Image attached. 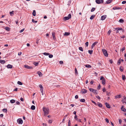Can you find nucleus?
<instances>
[{
    "instance_id": "f257e3e1",
    "label": "nucleus",
    "mask_w": 126,
    "mask_h": 126,
    "mask_svg": "<svg viewBox=\"0 0 126 126\" xmlns=\"http://www.w3.org/2000/svg\"><path fill=\"white\" fill-rule=\"evenodd\" d=\"M43 110L44 112L45 116H47L48 114L49 111L48 108H46L45 107H43Z\"/></svg>"
},
{
    "instance_id": "f03ea898",
    "label": "nucleus",
    "mask_w": 126,
    "mask_h": 126,
    "mask_svg": "<svg viewBox=\"0 0 126 126\" xmlns=\"http://www.w3.org/2000/svg\"><path fill=\"white\" fill-rule=\"evenodd\" d=\"M102 51L104 55L106 56L107 57L108 55V54L107 51L104 49H103Z\"/></svg>"
},
{
    "instance_id": "7ed1b4c3",
    "label": "nucleus",
    "mask_w": 126,
    "mask_h": 126,
    "mask_svg": "<svg viewBox=\"0 0 126 126\" xmlns=\"http://www.w3.org/2000/svg\"><path fill=\"white\" fill-rule=\"evenodd\" d=\"M71 14H69L68 16L65 17H64V19L65 20H66L69 19L71 18Z\"/></svg>"
},
{
    "instance_id": "20e7f679",
    "label": "nucleus",
    "mask_w": 126,
    "mask_h": 126,
    "mask_svg": "<svg viewBox=\"0 0 126 126\" xmlns=\"http://www.w3.org/2000/svg\"><path fill=\"white\" fill-rule=\"evenodd\" d=\"M17 122L19 124H22L23 123V121L21 119L19 118L17 120Z\"/></svg>"
},
{
    "instance_id": "39448f33",
    "label": "nucleus",
    "mask_w": 126,
    "mask_h": 126,
    "mask_svg": "<svg viewBox=\"0 0 126 126\" xmlns=\"http://www.w3.org/2000/svg\"><path fill=\"white\" fill-rule=\"evenodd\" d=\"M87 91L85 89H83L81 90V93L82 94H85L86 93Z\"/></svg>"
},
{
    "instance_id": "423d86ee",
    "label": "nucleus",
    "mask_w": 126,
    "mask_h": 126,
    "mask_svg": "<svg viewBox=\"0 0 126 126\" xmlns=\"http://www.w3.org/2000/svg\"><path fill=\"white\" fill-rule=\"evenodd\" d=\"M24 66L25 68L29 69H32L33 68L32 66H30L26 65H24Z\"/></svg>"
},
{
    "instance_id": "0eeeda50",
    "label": "nucleus",
    "mask_w": 126,
    "mask_h": 126,
    "mask_svg": "<svg viewBox=\"0 0 126 126\" xmlns=\"http://www.w3.org/2000/svg\"><path fill=\"white\" fill-rule=\"evenodd\" d=\"M103 0H95L96 2L98 4L102 3L103 2Z\"/></svg>"
},
{
    "instance_id": "6e6552de",
    "label": "nucleus",
    "mask_w": 126,
    "mask_h": 126,
    "mask_svg": "<svg viewBox=\"0 0 126 126\" xmlns=\"http://www.w3.org/2000/svg\"><path fill=\"white\" fill-rule=\"evenodd\" d=\"M98 43V42L97 41H96L93 44H92L91 48L92 49H93V47L95 46V45Z\"/></svg>"
},
{
    "instance_id": "1a4fd4ad",
    "label": "nucleus",
    "mask_w": 126,
    "mask_h": 126,
    "mask_svg": "<svg viewBox=\"0 0 126 126\" xmlns=\"http://www.w3.org/2000/svg\"><path fill=\"white\" fill-rule=\"evenodd\" d=\"M122 9V7H115L113 8V9L114 10L120 9Z\"/></svg>"
},
{
    "instance_id": "9d476101",
    "label": "nucleus",
    "mask_w": 126,
    "mask_h": 126,
    "mask_svg": "<svg viewBox=\"0 0 126 126\" xmlns=\"http://www.w3.org/2000/svg\"><path fill=\"white\" fill-rule=\"evenodd\" d=\"M114 30L113 31H114L115 30H116L117 31L122 30V29L121 28H114Z\"/></svg>"
},
{
    "instance_id": "9b49d317",
    "label": "nucleus",
    "mask_w": 126,
    "mask_h": 126,
    "mask_svg": "<svg viewBox=\"0 0 126 126\" xmlns=\"http://www.w3.org/2000/svg\"><path fill=\"white\" fill-rule=\"evenodd\" d=\"M106 17V15H104L102 16L101 17V20H104Z\"/></svg>"
},
{
    "instance_id": "f8f14e48",
    "label": "nucleus",
    "mask_w": 126,
    "mask_h": 126,
    "mask_svg": "<svg viewBox=\"0 0 126 126\" xmlns=\"http://www.w3.org/2000/svg\"><path fill=\"white\" fill-rule=\"evenodd\" d=\"M105 104L107 108H110V105L109 104H108L107 102H106L105 103Z\"/></svg>"
},
{
    "instance_id": "ddd939ff",
    "label": "nucleus",
    "mask_w": 126,
    "mask_h": 126,
    "mask_svg": "<svg viewBox=\"0 0 126 126\" xmlns=\"http://www.w3.org/2000/svg\"><path fill=\"white\" fill-rule=\"evenodd\" d=\"M97 104L100 107H102L103 106L99 102H98Z\"/></svg>"
},
{
    "instance_id": "4468645a",
    "label": "nucleus",
    "mask_w": 126,
    "mask_h": 126,
    "mask_svg": "<svg viewBox=\"0 0 126 126\" xmlns=\"http://www.w3.org/2000/svg\"><path fill=\"white\" fill-rule=\"evenodd\" d=\"M124 107L123 106H122L121 107V109L124 112H125L126 111V110L124 108Z\"/></svg>"
},
{
    "instance_id": "2eb2a0df",
    "label": "nucleus",
    "mask_w": 126,
    "mask_h": 126,
    "mask_svg": "<svg viewBox=\"0 0 126 126\" xmlns=\"http://www.w3.org/2000/svg\"><path fill=\"white\" fill-rule=\"evenodd\" d=\"M12 66L11 65L9 64L7 66V67L8 68H12Z\"/></svg>"
},
{
    "instance_id": "dca6fc26",
    "label": "nucleus",
    "mask_w": 126,
    "mask_h": 126,
    "mask_svg": "<svg viewBox=\"0 0 126 126\" xmlns=\"http://www.w3.org/2000/svg\"><path fill=\"white\" fill-rule=\"evenodd\" d=\"M121 97V96L119 94L118 95L115 96V99L117 98H120Z\"/></svg>"
},
{
    "instance_id": "f3484780",
    "label": "nucleus",
    "mask_w": 126,
    "mask_h": 126,
    "mask_svg": "<svg viewBox=\"0 0 126 126\" xmlns=\"http://www.w3.org/2000/svg\"><path fill=\"white\" fill-rule=\"evenodd\" d=\"M37 73L39 75L40 77H41L42 76V74L40 71H38L37 72Z\"/></svg>"
},
{
    "instance_id": "a211bd4d",
    "label": "nucleus",
    "mask_w": 126,
    "mask_h": 126,
    "mask_svg": "<svg viewBox=\"0 0 126 126\" xmlns=\"http://www.w3.org/2000/svg\"><path fill=\"white\" fill-rule=\"evenodd\" d=\"M0 63L2 64H4L5 63V61L4 60H0Z\"/></svg>"
},
{
    "instance_id": "6ab92c4d",
    "label": "nucleus",
    "mask_w": 126,
    "mask_h": 126,
    "mask_svg": "<svg viewBox=\"0 0 126 126\" xmlns=\"http://www.w3.org/2000/svg\"><path fill=\"white\" fill-rule=\"evenodd\" d=\"M52 36L53 37V38L54 39H55V33L54 32H52Z\"/></svg>"
},
{
    "instance_id": "aec40b11",
    "label": "nucleus",
    "mask_w": 126,
    "mask_h": 126,
    "mask_svg": "<svg viewBox=\"0 0 126 126\" xmlns=\"http://www.w3.org/2000/svg\"><path fill=\"white\" fill-rule=\"evenodd\" d=\"M70 34V33L68 32H65L64 34L65 36H68Z\"/></svg>"
},
{
    "instance_id": "412c9836",
    "label": "nucleus",
    "mask_w": 126,
    "mask_h": 126,
    "mask_svg": "<svg viewBox=\"0 0 126 126\" xmlns=\"http://www.w3.org/2000/svg\"><path fill=\"white\" fill-rule=\"evenodd\" d=\"M32 14L33 16H35L36 15V13L35 10H33L32 12Z\"/></svg>"
},
{
    "instance_id": "4be33fe9",
    "label": "nucleus",
    "mask_w": 126,
    "mask_h": 126,
    "mask_svg": "<svg viewBox=\"0 0 126 126\" xmlns=\"http://www.w3.org/2000/svg\"><path fill=\"white\" fill-rule=\"evenodd\" d=\"M95 16V15H92L90 17V19L92 20L93 19Z\"/></svg>"
},
{
    "instance_id": "5701e85b",
    "label": "nucleus",
    "mask_w": 126,
    "mask_h": 126,
    "mask_svg": "<svg viewBox=\"0 0 126 126\" xmlns=\"http://www.w3.org/2000/svg\"><path fill=\"white\" fill-rule=\"evenodd\" d=\"M85 66L87 68H90L91 67V66L89 64H86L85 65Z\"/></svg>"
},
{
    "instance_id": "b1692460",
    "label": "nucleus",
    "mask_w": 126,
    "mask_h": 126,
    "mask_svg": "<svg viewBox=\"0 0 126 126\" xmlns=\"http://www.w3.org/2000/svg\"><path fill=\"white\" fill-rule=\"evenodd\" d=\"M31 109L33 110H35V106L34 105H32L31 107Z\"/></svg>"
},
{
    "instance_id": "393cba45",
    "label": "nucleus",
    "mask_w": 126,
    "mask_h": 126,
    "mask_svg": "<svg viewBox=\"0 0 126 126\" xmlns=\"http://www.w3.org/2000/svg\"><path fill=\"white\" fill-rule=\"evenodd\" d=\"M75 74L76 75H78V72L77 71V69H76V68L75 69Z\"/></svg>"
},
{
    "instance_id": "a878e982",
    "label": "nucleus",
    "mask_w": 126,
    "mask_h": 126,
    "mask_svg": "<svg viewBox=\"0 0 126 126\" xmlns=\"http://www.w3.org/2000/svg\"><path fill=\"white\" fill-rule=\"evenodd\" d=\"M122 79L123 80H125L126 79V78L125 76L124 75H122Z\"/></svg>"
},
{
    "instance_id": "bb28decb",
    "label": "nucleus",
    "mask_w": 126,
    "mask_h": 126,
    "mask_svg": "<svg viewBox=\"0 0 126 126\" xmlns=\"http://www.w3.org/2000/svg\"><path fill=\"white\" fill-rule=\"evenodd\" d=\"M4 29L7 31H9L10 30L9 28L8 27H5Z\"/></svg>"
},
{
    "instance_id": "cd10ccee",
    "label": "nucleus",
    "mask_w": 126,
    "mask_h": 126,
    "mask_svg": "<svg viewBox=\"0 0 126 126\" xmlns=\"http://www.w3.org/2000/svg\"><path fill=\"white\" fill-rule=\"evenodd\" d=\"M15 100L14 99H12L10 100V102L12 103H15Z\"/></svg>"
},
{
    "instance_id": "c85d7f7f",
    "label": "nucleus",
    "mask_w": 126,
    "mask_h": 126,
    "mask_svg": "<svg viewBox=\"0 0 126 126\" xmlns=\"http://www.w3.org/2000/svg\"><path fill=\"white\" fill-rule=\"evenodd\" d=\"M79 50H80V51H83V48L81 47H79Z\"/></svg>"
},
{
    "instance_id": "c756f323",
    "label": "nucleus",
    "mask_w": 126,
    "mask_h": 126,
    "mask_svg": "<svg viewBox=\"0 0 126 126\" xmlns=\"http://www.w3.org/2000/svg\"><path fill=\"white\" fill-rule=\"evenodd\" d=\"M93 50H89L88 51L89 53L90 54H92L93 53Z\"/></svg>"
},
{
    "instance_id": "7c9ffc66",
    "label": "nucleus",
    "mask_w": 126,
    "mask_h": 126,
    "mask_svg": "<svg viewBox=\"0 0 126 126\" xmlns=\"http://www.w3.org/2000/svg\"><path fill=\"white\" fill-rule=\"evenodd\" d=\"M80 101L81 102H84L85 101V100L84 99H82L80 100Z\"/></svg>"
},
{
    "instance_id": "2f4dec72",
    "label": "nucleus",
    "mask_w": 126,
    "mask_h": 126,
    "mask_svg": "<svg viewBox=\"0 0 126 126\" xmlns=\"http://www.w3.org/2000/svg\"><path fill=\"white\" fill-rule=\"evenodd\" d=\"M2 110H3V112H6V113H7V109H3Z\"/></svg>"
},
{
    "instance_id": "473e14b6",
    "label": "nucleus",
    "mask_w": 126,
    "mask_h": 126,
    "mask_svg": "<svg viewBox=\"0 0 126 126\" xmlns=\"http://www.w3.org/2000/svg\"><path fill=\"white\" fill-rule=\"evenodd\" d=\"M102 84L103 85H104L105 84V79H103L102 80Z\"/></svg>"
},
{
    "instance_id": "72a5a7b5",
    "label": "nucleus",
    "mask_w": 126,
    "mask_h": 126,
    "mask_svg": "<svg viewBox=\"0 0 126 126\" xmlns=\"http://www.w3.org/2000/svg\"><path fill=\"white\" fill-rule=\"evenodd\" d=\"M67 116V115H66L63 118V121H62L63 122V123L64 122V120H65V119L66 118V116Z\"/></svg>"
},
{
    "instance_id": "f704fd0d",
    "label": "nucleus",
    "mask_w": 126,
    "mask_h": 126,
    "mask_svg": "<svg viewBox=\"0 0 126 126\" xmlns=\"http://www.w3.org/2000/svg\"><path fill=\"white\" fill-rule=\"evenodd\" d=\"M93 92V93H95V94H97L98 91H97V90H94V92Z\"/></svg>"
},
{
    "instance_id": "c9c22d12",
    "label": "nucleus",
    "mask_w": 126,
    "mask_h": 126,
    "mask_svg": "<svg viewBox=\"0 0 126 126\" xmlns=\"http://www.w3.org/2000/svg\"><path fill=\"white\" fill-rule=\"evenodd\" d=\"M17 83L18 84H19V85H21L22 84V83L20 81H18L17 82Z\"/></svg>"
},
{
    "instance_id": "e433bc0d",
    "label": "nucleus",
    "mask_w": 126,
    "mask_h": 126,
    "mask_svg": "<svg viewBox=\"0 0 126 126\" xmlns=\"http://www.w3.org/2000/svg\"><path fill=\"white\" fill-rule=\"evenodd\" d=\"M122 101L123 103L124 104L125 103L126 104V100H125L124 99H123L122 100Z\"/></svg>"
},
{
    "instance_id": "4c0bfd02",
    "label": "nucleus",
    "mask_w": 126,
    "mask_h": 126,
    "mask_svg": "<svg viewBox=\"0 0 126 126\" xmlns=\"http://www.w3.org/2000/svg\"><path fill=\"white\" fill-rule=\"evenodd\" d=\"M43 54L47 56L49 55V54L45 52L43 53Z\"/></svg>"
},
{
    "instance_id": "58836bf2",
    "label": "nucleus",
    "mask_w": 126,
    "mask_h": 126,
    "mask_svg": "<svg viewBox=\"0 0 126 126\" xmlns=\"http://www.w3.org/2000/svg\"><path fill=\"white\" fill-rule=\"evenodd\" d=\"M120 70L121 72H123V67L121 66L120 67Z\"/></svg>"
},
{
    "instance_id": "ea45409f",
    "label": "nucleus",
    "mask_w": 126,
    "mask_h": 126,
    "mask_svg": "<svg viewBox=\"0 0 126 126\" xmlns=\"http://www.w3.org/2000/svg\"><path fill=\"white\" fill-rule=\"evenodd\" d=\"M111 0H107L106 3L108 4L110 3L111 2Z\"/></svg>"
},
{
    "instance_id": "a19ab883",
    "label": "nucleus",
    "mask_w": 126,
    "mask_h": 126,
    "mask_svg": "<svg viewBox=\"0 0 126 126\" xmlns=\"http://www.w3.org/2000/svg\"><path fill=\"white\" fill-rule=\"evenodd\" d=\"M119 22L120 23H123L124 22V20L123 19H120Z\"/></svg>"
},
{
    "instance_id": "79ce46f5",
    "label": "nucleus",
    "mask_w": 126,
    "mask_h": 126,
    "mask_svg": "<svg viewBox=\"0 0 126 126\" xmlns=\"http://www.w3.org/2000/svg\"><path fill=\"white\" fill-rule=\"evenodd\" d=\"M95 10V8H92L91 10V12H93Z\"/></svg>"
},
{
    "instance_id": "37998d69",
    "label": "nucleus",
    "mask_w": 126,
    "mask_h": 126,
    "mask_svg": "<svg viewBox=\"0 0 126 126\" xmlns=\"http://www.w3.org/2000/svg\"><path fill=\"white\" fill-rule=\"evenodd\" d=\"M90 91H91V92H94V89H92V88H90L89 89Z\"/></svg>"
},
{
    "instance_id": "c03bdc74",
    "label": "nucleus",
    "mask_w": 126,
    "mask_h": 126,
    "mask_svg": "<svg viewBox=\"0 0 126 126\" xmlns=\"http://www.w3.org/2000/svg\"><path fill=\"white\" fill-rule=\"evenodd\" d=\"M121 60L120 59H119L118 62V64H120L121 62Z\"/></svg>"
},
{
    "instance_id": "a18cd8bd",
    "label": "nucleus",
    "mask_w": 126,
    "mask_h": 126,
    "mask_svg": "<svg viewBox=\"0 0 126 126\" xmlns=\"http://www.w3.org/2000/svg\"><path fill=\"white\" fill-rule=\"evenodd\" d=\"M74 119L76 120H78V119L77 118V116L76 115H75L74 116Z\"/></svg>"
},
{
    "instance_id": "49530a36",
    "label": "nucleus",
    "mask_w": 126,
    "mask_h": 126,
    "mask_svg": "<svg viewBox=\"0 0 126 126\" xmlns=\"http://www.w3.org/2000/svg\"><path fill=\"white\" fill-rule=\"evenodd\" d=\"M70 125H71L70 121V120H69L68 121V126H71Z\"/></svg>"
},
{
    "instance_id": "de8ad7c7",
    "label": "nucleus",
    "mask_w": 126,
    "mask_h": 126,
    "mask_svg": "<svg viewBox=\"0 0 126 126\" xmlns=\"http://www.w3.org/2000/svg\"><path fill=\"white\" fill-rule=\"evenodd\" d=\"M91 101L94 104V105H95L96 106L97 105V104L96 103H95V102H94V101H93V100H92Z\"/></svg>"
},
{
    "instance_id": "09e8293b",
    "label": "nucleus",
    "mask_w": 126,
    "mask_h": 126,
    "mask_svg": "<svg viewBox=\"0 0 126 126\" xmlns=\"http://www.w3.org/2000/svg\"><path fill=\"white\" fill-rule=\"evenodd\" d=\"M34 64L36 66H37L38 64V63L37 62H35Z\"/></svg>"
},
{
    "instance_id": "8fccbe9b",
    "label": "nucleus",
    "mask_w": 126,
    "mask_h": 126,
    "mask_svg": "<svg viewBox=\"0 0 126 126\" xmlns=\"http://www.w3.org/2000/svg\"><path fill=\"white\" fill-rule=\"evenodd\" d=\"M111 30H109V31H108V34H109V35H110L111 33Z\"/></svg>"
},
{
    "instance_id": "3c124183",
    "label": "nucleus",
    "mask_w": 126,
    "mask_h": 126,
    "mask_svg": "<svg viewBox=\"0 0 126 126\" xmlns=\"http://www.w3.org/2000/svg\"><path fill=\"white\" fill-rule=\"evenodd\" d=\"M40 40V39H37L36 43L37 44H38V43L39 41V40Z\"/></svg>"
},
{
    "instance_id": "603ef678",
    "label": "nucleus",
    "mask_w": 126,
    "mask_h": 126,
    "mask_svg": "<svg viewBox=\"0 0 126 126\" xmlns=\"http://www.w3.org/2000/svg\"><path fill=\"white\" fill-rule=\"evenodd\" d=\"M53 57V55H49V57L50 58H52Z\"/></svg>"
},
{
    "instance_id": "864d4df0",
    "label": "nucleus",
    "mask_w": 126,
    "mask_h": 126,
    "mask_svg": "<svg viewBox=\"0 0 126 126\" xmlns=\"http://www.w3.org/2000/svg\"><path fill=\"white\" fill-rule=\"evenodd\" d=\"M24 29H25L24 28L22 29L19 32L20 33H21L22 32H23L24 31Z\"/></svg>"
},
{
    "instance_id": "5fc2aeb1",
    "label": "nucleus",
    "mask_w": 126,
    "mask_h": 126,
    "mask_svg": "<svg viewBox=\"0 0 126 126\" xmlns=\"http://www.w3.org/2000/svg\"><path fill=\"white\" fill-rule=\"evenodd\" d=\"M119 123L120 124L122 122V120L121 119H119Z\"/></svg>"
},
{
    "instance_id": "6e6d98bb",
    "label": "nucleus",
    "mask_w": 126,
    "mask_h": 126,
    "mask_svg": "<svg viewBox=\"0 0 126 126\" xmlns=\"http://www.w3.org/2000/svg\"><path fill=\"white\" fill-rule=\"evenodd\" d=\"M32 22H35L36 23L37 22V21H35L34 19H32Z\"/></svg>"
},
{
    "instance_id": "4d7b16f0",
    "label": "nucleus",
    "mask_w": 126,
    "mask_h": 126,
    "mask_svg": "<svg viewBox=\"0 0 126 126\" xmlns=\"http://www.w3.org/2000/svg\"><path fill=\"white\" fill-rule=\"evenodd\" d=\"M85 45L86 47H88V42H86L85 43Z\"/></svg>"
},
{
    "instance_id": "13d9d810",
    "label": "nucleus",
    "mask_w": 126,
    "mask_h": 126,
    "mask_svg": "<svg viewBox=\"0 0 126 126\" xmlns=\"http://www.w3.org/2000/svg\"><path fill=\"white\" fill-rule=\"evenodd\" d=\"M105 79L102 76L100 78V80H103V79Z\"/></svg>"
},
{
    "instance_id": "bf43d9fd",
    "label": "nucleus",
    "mask_w": 126,
    "mask_h": 126,
    "mask_svg": "<svg viewBox=\"0 0 126 126\" xmlns=\"http://www.w3.org/2000/svg\"><path fill=\"white\" fill-rule=\"evenodd\" d=\"M96 97L98 99H100V97L98 96H96Z\"/></svg>"
},
{
    "instance_id": "052dcab7",
    "label": "nucleus",
    "mask_w": 126,
    "mask_h": 126,
    "mask_svg": "<svg viewBox=\"0 0 126 126\" xmlns=\"http://www.w3.org/2000/svg\"><path fill=\"white\" fill-rule=\"evenodd\" d=\"M100 87H101L100 85L99 84L98 86V90L100 89Z\"/></svg>"
},
{
    "instance_id": "680f3d73",
    "label": "nucleus",
    "mask_w": 126,
    "mask_h": 126,
    "mask_svg": "<svg viewBox=\"0 0 126 126\" xmlns=\"http://www.w3.org/2000/svg\"><path fill=\"white\" fill-rule=\"evenodd\" d=\"M107 94L108 95H110V92H107Z\"/></svg>"
},
{
    "instance_id": "e2e57ef3",
    "label": "nucleus",
    "mask_w": 126,
    "mask_h": 126,
    "mask_svg": "<svg viewBox=\"0 0 126 126\" xmlns=\"http://www.w3.org/2000/svg\"><path fill=\"white\" fill-rule=\"evenodd\" d=\"M125 49V47H123L121 49V50L122 51H123Z\"/></svg>"
},
{
    "instance_id": "0e129e2a",
    "label": "nucleus",
    "mask_w": 126,
    "mask_h": 126,
    "mask_svg": "<svg viewBox=\"0 0 126 126\" xmlns=\"http://www.w3.org/2000/svg\"><path fill=\"white\" fill-rule=\"evenodd\" d=\"M39 86L40 88H43L42 85L41 84L39 85Z\"/></svg>"
},
{
    "instance_id": "69168bd1",
    "label": "nucleus",
    "mask_w": 126,
    "mask_h": 126,
    "mask_svg": "<svg viewBox=\"0 0 126 126\" xmlns=\"http://www.w3.org/2000/svg\"><path fill=\"white\" fill-rule=\"evenodd\" d=\"M52 122V121L51 120H50L48 121V123H49L51 124V123Z\"/></svg>"
},
{
    "instance_id": "338daca9",
    "label": "nucleus",
    "mask_w": 126,
    "mask_h": 126,
    "mask_svg": "<svg viewBox=\"0 0 126 126\" xmlns=\"http://www.w3.org/2000/svg\"><path fill=\"white\" fill-rule=\"evenodd\" d=\"M105 120H106V121L107 123H109V120L107 119V118H106L105 119Z\"/></svg>"
},
{
    "instance_id": "774afa93",
    "label": "nucleus",
    "mask_w": 126,
    "mask_h": 126,
    "mask_svg": "<svg viewBox=\"0 0 126 126\" xmlns=\"http://www.w3.org/2000/svg\"><path fill=\"white\" fill-rule=\"evenodd\" d=\"M126 3V1H124L122 2V3L123 4H124Z\"/></svg>"
}]
</instances>
